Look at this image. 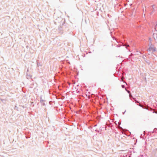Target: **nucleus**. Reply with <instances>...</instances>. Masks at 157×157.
<instances>
[{"instance_id": "4", "label": "nucleus", "mask_w": 157, "mask_h": 157, "mask_svg": "<svg viewBox=\"0 0 157 157\" xmlns=\"http://www.w3.org/2000/svg\"><path fill=\"white\" fill-rule=\"evenodd\" d=\"M124 86H122V87H123Z\"/></svg>"}, {"instance_id": "3", "label": "nucleus", "mask_w": 157, "mask_h": 157, "mask_svg": "<svg viewBox=\"0 0 157 157\" xmlns=\"http://www.w3.org/2000/svg\"><path fill=\"white\" fill-rule=\"evenodd\" d=\"M128 93L129 92V91H128Z\"/></svg>"}, {"instance_id": "2", "label": "nucleus", "mask_w": 157, "mask_h": 157, "mask_svg": "<svg viewBox=\"0 0 157 157\" xmlns=\"http://www.w3.org/2000/svg\"><path fill=\"white\" fill-rule=\"evenodd\" d=\"M125 46L126 47H129V45L128 44H125Z\"/></svg>"}, {"instance_id": "1", "label": "nucleus", "mask_w": 157, "mask_h": 157, "mask_svg": "<svg viewBox=\"0 0 157 157\" xmlns=\"http://www.w3.org/2000/svg\"><path fill=\"white\" fill-rule=\"evenodd\" d=\"M149 49L150 51H155V48H152L151 47H150L149 48Z\"/></svg>"}]
</instances>
